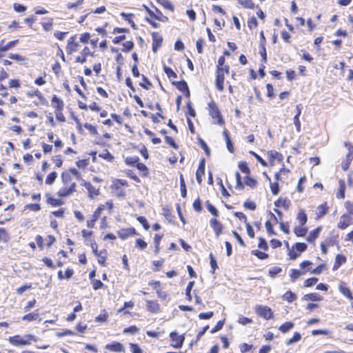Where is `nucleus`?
<instances>
[{
    "label": "nucleus",
    "instance_id": "nucleus-37",
    "mask_svg": "<svg viewBox=\"0 0 353 353\" xmlns=\"http://www.w3.org/2000/svg\"><path fill=\"white\" fill-rule=\"evenodd\" d=\"M301 339V335L300 334V333L294 332L293 336L286 342V344L288 345H292L294 343L299 341Z\"/></svg>",
    "mask_w": 353,
    "mask_h": 353
},
{
    "label": "nucleus",
    "instance_id": "nucleus-34",
    "mask_svg": "<svg viewBox=\"0 0 353 353\" xmlns=\"http://www.w3.org/2000/svg\"><path fill=\"white\" fill-rule=\"evenodd\" d=\"M99 157L109 161L112 162L114 159V157L109 152L108 150H104L99 154Z\"/></svg>",
    "mask_w": 353,
    "mask_h": 353
},
{
    "label": "nucleus",
    "instance_id": "nucleus-15",
    "mask_svg": "<svg viewBox=\"0 0 353 353\" xmlns=\"http://www.w3.org/2000/svg\"><path fill=\"white\" fill-rule=\"evenodd\" d=\"M18 42V40L11 41L8 43L5 44L4 41H1L0 42V57L3 56V52L7 51L8 50L12 48L16 43Z\"/></svg>",
    "mask_w": 353,
    "mask_h": 353
},
{
    "label": "nucleus",
    "instance_id": "nucleus-53",
    "mask_svg": "<svg viewBox=\"0 0 353 353\" xmlns=\"http://www.w3.org/2000/svg\"><path fill=\"white\" fill-rule=\"evenodd\" d=\"M137 168L139 171L143 172L144 176H146L148 174V168L144 163H137Z\"/></svg>",
    "mask_w": 353,
    "mask_h": 353
},
{
    "label": "nucleus",
    "instance_id": "nucleus-39",
    "mask_svg": "<svg viewBox=\"0 0 353 353\" xmlns=\"http://www.w3.org/2000/svg\"><path fill=\"white\" fill-rule=\"evenodd\" d=\"M83 0H77L74 3H68L67 4V8L77 10L79 8H80L83 5Z\"/></svg>",
    "mask_w": 353,
    "mask_h": 353
},
{
    "label": "nucleus",
    "instance_id": "nucleus-31",
    "mask_svg": "<svg viewBox=\"0 0 353 353\" xmlns=\"http://www.w3.org/2000/svg\"><path fill=\"white\" fill-rule=\"evenodd\" d=\"M268 154L270 159L271 163H273V162L275 159H277L278 161L281 160V157H282L281 154L276 151H274V150L269 151L268 152Z\"/></svg>",
    "mask_w": 353,
    "mask_h": 353
},
{
    "label": "nucleus",
    "instance_id": "nucleus-5",
    "mask_svg": "<svg viewBox=\"0 0 353 353\" xmlns=\"http://www.w3.org/2000/svg\"><path fill=\"white\" fill-rule=\"evenodd\" d=\"M170 337L172 340L171 345L175 348H180L182 347L185 337L184 336L179 335L176 332H172L170 333Z\"/></svg>",
    "mask_w": 353,
    "mask_h": 353
},
{
    "label": "nucleus",
    "instance_id": "nucleus-27",
    "mask_svg": "<svg viewBox=\"0 0 353 353\" xmlns=\"http://www.w3.org/2000/svg\"><path fill=\"white\" fill-rule=\"evenodd\" d=\"M293 327H294V323L292 322L288 321V322H285V323L282 324L279 327V330L283 333H286L288 331H290L291 329H292Z\"/></svg>",
    "mask_w": 353,
    "mask_h": 353
},
{
    "label": "nucleus",
    "instance_id": "nucleus-42",
    "mask_svg": "<svg viewBox=\"0 0 353 353\" xmlns=\"http://www.w3.org/2000/svg\"><path fill=\"white\" fill-rule=\"evenodd\" d=\"M327 209L326 208L325 204H322L319 205L317 208V215L319 218L322 217L327 213Z\"/></svg>",
    "mask_w": 353,
    "mask_h": 353
},
{
    "label": "nucleus",
    "instance_id": "nucleus-36",
    "mask_svg": "<svg viewBox=\"0 0 353 353\" xmlns=\"http://www.w3.org/2000/svg\"><path fill=\"white\" fill-rule=\"evenodd\" d=\"M57 177V174L56 172H51L50 174H49L47 176V177L46 179V181H45L46 184L52 185L54 182Z\"/></svg>",
    "mask_w": 353,
    "mask_h": 353
},
{
    "label": "nucleus",
    "instance_id": "nucleus-11",
    "mask_svg": "<svg viewBox=\"0 0 353 353\" xmlns=\"http://www.w3.org/2000/svg\"><path fill=\"white\" fill-rule=\"evenodd\" d=\"M81 185H84L88 191L89 196L90 198H93L99 194V190L98 188H95L93 185H91L90 183L86 182L84 180H82Z\"/></svg>",
    "mask_w": 353,
    "mask_h": 353
},
{
    "label": "nucleus",
    "instance_id": "nucleus-64",
    "mask_svg": "<svg viewBox=\"0 0 353 353\" xmlns=\"http://www.w3.org/2000/svg\"><path fill=\"white\" fill-rule=\"evenodd\" d=\"M130 345L132 353H143L142 350L138 346V345L130 343Z\"/></svg>",
    "mask_w": 353,
    "mask_h": 353
},
{
    "label": "nucleus",
    "instance_id": "nucleus-35",
    "mask_svg": "<svg viewBox=\"0 0 353 353\" xmlns=\"http://www.w3.org/2000/svg\"><path fill=\"white\" fill-rule=\"evenodd\" d=\"M339 191L337 194V197L340 199H344L345 197V184L343 180H340L339 181Z\"/></svg>",
    "mask_w": 353,
    "mask_h": 353
},
{
    "label": "nucleus",
    "instance_id": "nucleus-56",
    "mask_svg": "<svg viewBox=\"0 0 353 353\" xmlns=\"http://www.w3.org/2000/svg\"><path fill=\"white\" fill-rule=\"evenodd\" d=\"M238 322L242 325H246L252 322L251 319L247 318L243 316H240L238 319Z\"/></svg>",
    "mask_w": 353,
    "mask_h": 353
},
{
    "label": "nucleus",
    "instance_id": "nucleus-28",
    "mask_svg": "<svg viewBox=\"0 0 353 353\" xmlns=\"http://www.w3.org/2000/svg\"><path fill=\"white\" fill-rule=\"evenodd\" d=\"M304 299L306 300H310L312 301H320L323 300V297L316 293H311L304 296Z\"/></svg>",
    "mask_w": 353,
    "mask_h": 353
},
{
    "label": "nucleus",
    "instance_id": "nucleus-50",
    "mask_svg": "<svg viewBox=\"0 0 353 353\" xmlns=\"http://www.w3.org/2000/svg\"><path fill=\"white\" fill-rule=\"evenodd\" d=\"M208 210L214 216H219V212L216 208L210 203L207 204Z\"/></svg>",
    "mask_w": 353,
    "mask_h": 353
},
{
    "label": "nucleus",
    "instance_id": "nucleus-62",
    "mask_svg": "<svg viewBox=\"0 0 353 353\" xmlns=\"http://www.w3.org/2000/svg\"><path fill=\"white\" fill-rule=\"evenodd\" d=\"M245 184L251 188H254L256 185V181L250 178L249 176L246 177Z\"/></svg>",
    "mask_w": 353,
    "mask_h": 353
},
{
    "label": "nucleus",
    "instance_id": "nucleus-19",
    "mask_svg": "<svg viewBox=\"0 0 353 353\" xmlns=\"http://www.w3.org/2000/svg\"><path fill=\"white\" fill-rule=\"evenodd\" d=\"M307 270H298L295 269H291L290 274L291 281L294 282L297 279L305 274Z\"/></svg>",
    "mask_w": 353,
    "mask_h": 353
},
{
    "label": "nucleus",
    "instance_id": "nucleus-44",
    "mask_svg": "<svg viewBox=\"0 0 353 353\" xmlns=\"http://www.w3.org/2000/svg\"><path fill=\"white\" fill-rule=\"evenodd\" d=\"M177 88L183 92H188L189 94L188 86L185 81H181L177 83Z\"/></svg>",
    "mask_w": 353,
    "mask_h": 353
},
{
    "label": "nucleus",
    "instance_id": "nucleus-2",
    "mask_svg": "<svg viewBox=\"0 0 353 353\" xmlns=\"http://www.w3.org/2000/svg\"><path fill=\"white\" fill-rule=\"evenodd\" d=\"M209 106V114L213 119H217V121H214V123H216L219 125H223L224 120L221 114V112L215 103L214 101H212L208 103Z\"/></svg>",
    "mask_w": 353,
    "mask_h": 353
},
{
    "label": "nucleus",
    "instance_id": "nucleus-47",
    "mask_svg": "<svg viewBox=\"0 0 353 353\" xmlns=\"http://www.w3.org/2000/svg\"><path fill=\"white\" fill-rule=\"evenodd\" d=\"M252 254L256 256L259 259H265L268 257V254L262 252V251H259V250H253L252 252Z\"/></svg>",
    "mask_w": 353,
    "mask_h": 353
},
{
    "label": "nucleus",
    "instance_id": "nucleus-16",
    "mask_svg": "<svg viewBox=\"0 0 353 353\" xmlns=\"http://www.w3.org/2000/svg\"><path fill=\"white\" fill-rule=\"evenodd\" d=\"M136 234L135 229L132 228L121 229L119 232V236L122 239H125L130 236H132Z\"/></svg>",
    "mask_w": 353,
    "mask_h": 353
},
{
    "label": "nucleus",
    "instance_id": "nucleus-13",
    "mask_svg": "<svg viewBox=\"0 0 353 353\" xmlns=\"http://www.w3.org/2000/svg\"><path fill=\"white\" fill-rule=\"evenodd\" d=\"M339 290L341 294L345 296L348 299L353 300V296L349 288L345 285L344 282H341L339 285Z\"/></svg>",
    "mask_w": 353,
    "mask_h": 353
},
{
    "label": "nucleus",
    "instance_id": "nucleus-33",
    "mask_svg": "<svg viewBox=\"0 0 353 353\" xmlns=\"http://www.w3.org/2000/svg\"><path fill=\"white\" fill-rule=\"evenodd\" d=\"M346 261V259L345 256H342V255H340V254H338L336 256V259H335V263L334 265V267H333V270H336L339 268V267L344 263Z\"/></svg>",
    "mask_w": 353,
    "mask_h": 353
},
{
    "label": "nucleus",
    "instance_id": "nucleus-1",
    "mask_svg": "<svg viewBox=\"0 0 353 353\" xmlns=\"http://www.w3.org/2000/svg\"><path fill=\"white\" fill-rule=\"evenodd\" d=\"M63 186L59 190L57 194L61 197H66L76 191V183L72 181L70 172H63L61 174Z\"/></svg>",
    "mask_w": 353,
    "mask_h": 353
},
{
    "label": "nucleus",
    "instance_id": "nucleus-24",
    "mask_svg": "<svg viewBox=\"0 0 353 353\" xmlns=\"http://www.w3.org/2000/svg\"><path fill=\"white\" fill-rule=\"evenodd\" d=\"M305 225H299L294 229V232L297 236H304L307 232V228Z\"/></svg>",
    "mask_w": 353,
    "mask_h": 353
},
{
    "label": "nucleus",
    "instance_id": "nucleus-30",
    "mask_svg": "<svg viewBox=\"0 0 353 353\" xmlns=\"http://www.w3.org/2000/svg\"><path fill=\"white\" fill-rule=\"evenodd\" d=\"M9 239L10 236L8 231L3 228H0V242L6 243Z\"/></svg>",
    "mask_w": 353,
    "mask_h": 353
},
{
    "label": "nucleus",
    "instance_id": "nucleus-4",
    "mask_svg": "<svg viewBox=\"0 0 353 353\" xmlns=\"http://www.w3.org/2000/svg\"><path fill=\"white\" fill-rule=\"evenodd\" d=\"M256 313L265 319H270L273 318L272 310L268 306L256 305L255 307Z\"/></svg>",
    "mask_w": 353,
    "mask_h": 353
},
{
    "label": "nucleus",
    "instance_id": "nucleus-38",
    "mask_svg": "<svg viewBox=\"0 0 353 353\" xmlns=\"http://www.w3.org/2000/svg\"><path fill=\"white\" fill-rule=\"evenodd\" d=\"M180 185H181V196L183 197H185L186 194H187V189H186V185L185 183V180H184L183 174L180 175Z\"/></svg>",
    "mask_w": 353,
    "mask_h": 353
},
{
    "label": "nucleus",
    "instance_id": "nucleus-9",
    "mask_svg": "<svg viewBox=\"0 0 353 353\" xmlns=\"http://www.w3.org/2000/svg\"><path fill=\"white\" fill-rule=\"evenodd\" d=\"M352 221V219L350 215L343 214L341 216L340 221L338 223V228L342 230L347 228Z\"/></svg>",
    "mask_w": 353,
    "mask_h": 353
},
{
    "label": "nucleus",
    "instance_id": "nucleus-20",
    "mask_svg": "<svg viewBox=\"0 0 353 353\" xmlns=\"http://www.w3.org/2000/svg\"><path fill=\"white\" fill-rule=\"evenodd\" d=\"M225 77L223 73L216 72V87L218 90L223 91V83H224Z\"/></svg>",
    "mask_w": 353,
    "mask_h": 353
},
{
    "label": "nucleus",
    "instance_id": "nucleus-60",
    "mask_svg": "<svg viewBox=\"0 0 353 353\" xmlns=\"http://www.w3.org/2000/svg\"><path fill=\"white\" fill-rule=\"evenodd\" d=\"M214 315V312H206V313H200L199 314V318L200 319H209L210 318H212Z\"/></svg>",
    "mask_w": 353,
    "mask_h": 353
},
{
    "label": "nucleus",
    "instance_id": "nucleus-14",
    "mask_svg": "<svg viewBox=\"0 0 353 353\" xmlns=\"http://www.w3.org/2000/svg\"><path fill=\"white\" fill-rule=\"evenodd\" d=\"M210 223V225L213 228V230L214 231L216 236H219L222 232V230H223L222 224L219 221H218V220H216V219H212Z\"/></svg>",
    "mask_w": 353,
    "mask_h": 353
},
{
    "label": "nucleus",
    "instance_id": "nucleus-52",
    "mask_svg": "<svg viewBox=\"0 0 353 353\" xmlns=\"http://www.w3.org/2000/svg\"><path fill=\"white\" fill-rule=\"evenodd\" d=\"M137 220L141 224L143 225L145 230H148L150 228V225L148 223L147 219L144 216H139Z\"/></svg>",
    "mask_w": 353,
    "mask_h": 353
},
{
    "label": "nucleus",
    "instance_id": "nucleus-54",
    "mask_svg": "<svg viewBox=\"0 0 353 353\" xmlns=\"http://www.w3.org/2000/svg\"><path fill=\"white\" fill-rule=\"evenodd\" d=\"M270 188H271V191H272V194L274 195L278 194L279 192V184L276 182L272 183L271 181H270Z\"/></svg>",
    "mask_w": 353,
    "mask_h": 353
},
{
    "label": "nucleus",
    "instance_id": "nucleus-51",
    "mask_svg": "<svg viewBox=\"0 0 353 353\" xmlns=\"http://www.w3.org/2000/svg\"><path fill=\"white\" fill-rule=\"evenodd\" d=\"M318 279L315 277L307 279L305 281V287H311L316 283Z\"/></svg>",
    "mask_w": 353,
    "mask_h": 353
},
{
    "label": "nucleus",
    "instance_id": "nucleus-8",
    "mask_svg": "<svg viewBox=\"0 0 353 353\" xmlns=\"http://www.w3.org/2000/svg\"><path fill=\"white\" fill-rule=\"evenodd\" d=\"M152 37V51L156 53L163 43V37L158 32H153Z\"/></svg>",
    "mask_w": 353,
    "mask_h": 353
},
{
    "label": "nucleus",
    "instance_id": "nucleus-25",
    "mask_svg": "<svg viewBox=\"0 0 353 353\" xmlns=\"http://www.w3.org/2000/svg\"><path fill=\"white\" fill-rule=\"evenodd\" d=\"M321 230V227H318L313 231L310 232L309 236L307 238V240L309 242H312V243L314 242L315 241V239L318 237Z\"/></svg>",
    "mask_w": 353,
    "mask_h": 353
},
{
    "label": "nucleus",
    "instance_id": "nucleus-58",
    "mask_svg": "<svg viewBox=\"0 0 353 353\" xmlns=\"http://www.w3.org/2000/svg\"><path fill=\"white\" fill-rule=\"evenodd\" d=\"M210 259L211 268L212 270V272H214V270L218 268L216 261L212 253L210 254Z\"/></svg>",
    "mask_w": 353,
    "mask_h": 353
},
{
    "label": "nucleus",
    "instance_id": "nucleus-18",
    "mask_svg": "<svg viewBox=\"0 0 353 353\" xmlns=\"http://www.w3.org/2000/svg\"><path fill=\"white\" fill-rule=\"evenodd\" d=\"M296 114L294 117V124L296 126V130L298 132L301 131V122L299 121V116L301 113V105H297L296 107Z\"/></svg>",
    "mask_w": 353,
    "mask_h": 353
},
{
    "label": "nucleus",
    "instance_id": "nucleus-6",
    "mask_svg": "<svg viewBox=\"0 0 353 353\" xmlns=\"http://www.w3.org/2000/svg\"><path fill=\"white\" fill-rule=\"evenodd\" d=\"M104 209V205H101L98 207V208L94 211L92 219L87 221V226L88 228H92L94 227L95 222L101 216V212Z\"/></svg>",
    "mask_w": 353,
    "mask_h": 353
},
{
    "label": "nucleus",
    "instance_id": "nucleus-23",
    "mask_svg": "<svg viewBox=\"0 0 353 353\" xmlns=\"http://www.w3.org/2000/svg\"><path fill=\"white\" fill-rule=\"evenodd\" d=\"M296 219L299 223V225H305L307 221V217L305 212L303 209H300L297 215Z\"/></svg>",
    "mask_w": 353,
    "mask_h": 353
},
{
    "label": "nucleus",
    "instance_id": "nucleus-41",
    "mask_svg": "<svg viewBox=\"0 0 353 353\" xmlns=\"http://www.w3.org/2000/svg\"><path fill=\"white\" fill-rule=\"evenodd\" d=\"M235 177H236V186H235L236 189H238L240 190H243L244 188V185H243V183L241 182V176L238 172H236Z\"/></svg>",
    "mask_w": 353,
    "mask_h": 353
},
{
    "label": "nucleus",
    "instance_id": "nucleus-48",
    "mask_svg": "<svg viewBox=\"0 0 353 353\" xmlns=\"http://www.w3.org/2000/svg\"><path fill=\"white\" fill-rule=\"evenodd\" d=\"M139 157H126L125 159V162L126 164L129 165H133L138 163Z\"/></svg>",
    "mask_w": 353,
    "mask_h": 353
},
{
    "label": "nucleus",
    "instance_id": "nucleus-46",
    "mask_svg": "<svg viewBox=\"0 0 353 353\" xmlns=\"http://www.w3.org/2000/svg\"><path fill=\"white\" fill-rule=\"evenodd\" d=\"M164 72L170 78L175 79L177 77L176 74L169 67L164 66L163 67Z\"/></svg>",
    "mask_w": 353,
    "mask_h": 353
},
{
    "label": "nucleus",
    "instance_id": "nucleus-40",
    "mask_svg": "<svg viewBox=\"0 0 353 353\" xmlns=\"http://www.w3.org/2000/svg\"><path fill=\"white\" fill-rule=\"evenodd\" d=\"M345 145L348 147V153L346 155V161L351 163L353 159V145L347 143H345Z\"/></svg>",
    "mask_w": 353,
    "mask_h": 353
},
{
    "label": "nucleus",
    "instance_id": "nucleus-49",
    "mask_svg": "<svg viewBox=\"0 0 353 353\" xmlns=\"http://www.w3.org/2000/svg\"><path fill=\"white\" fill-rule=\"evenodd\" d=\"M239 168L241 170V172L249 174L250 169L245 162L241 161L239 163Z\"/></svg>",
    "mask_w": 353,
    "mask_h": 353
},
{
    "label": "nucleus",
    "instance_id": "nucleus-61",
    "mask_svg": "<svg viewBox=\"0 0 353 353\" xmlns=\"http://www.w3.org/2000/svg\"><path fill=\"white\" fill-rule=\"evenodd\" d=\"M92 283V287L95 290H99L103 286V283L100 280H93Z\"/></svg>",
    "mask_w": 353,
    "mask_h": 353
},
{
    "label": "nucleus",
    "instance_id": "nucleus-12",
    "mask_svg": "<svg viewBox=\"0 0 353 353\" xmlns=\"http://www.w3.org/2000/svg\"><path fill=\"white\" fill-rule=\"evenodd\" d=\"M205 173V161L202 159L199 163V168L196 172V179L199 184H201L202 182V176Z\"/></svg>",
    "mask_w": 353,
    "mask_h": 353
},
{
    "label": "nucleus",
    "instance_id": "nucleus-55",
    "mask_svg": "<svg viewBox=\"0 0 353 353\" xmlns=\"http://www.w3.org/2000/svg\"><path fill=\"white\" fill-rule=\"evenodd\" d=\"M147 245V243L141 239H138L136 241V246L141 250L146 248Z\"/></svg>",
    "mask_w": 353,
    "mask_h": 353
},
{
    "label": "nucleus",
    "instance_id": "nucleus-57",
    "mask_svg": "<svg viewBox=\"0 0 353 353\" xmlns=\"http://www.w3.org/2000/svg\"><path fill=\"white\" fill-rule=\"evenodd\" d=\"M204 43V39H199L196 41V46L197 51L199 54H201L203 52V46Z\"/></svg>",
    "mask_w": 353,
    "mask_h": 353
},
{
    "label": "nucleus",
    "instance_id": "nucleus-29",
    "mask_svg": "<svg viewBox=\"0 0 353 353\" xmlns=\"http://www.w3.org/2000/svg\"><path fill=\"white\" fill-rule=\"evenodd\" d=\"M282 298L284 301L291 303L293 301L296 300V295L291 291H288L283 295Z\"/></svg>",
    "mask_w": 353,
    "mask_h": 353
},
{
    "label": "nucleus",
    "instance_id": "nucleus-10",
    "mask_svg": "<svg viewBox=\"0 0 353 353\" xmlns=\"http://www.w3.org/2000/svg\"><path fill=\"white\" fill-rule=\"evenodd\" d=\"M105 349L114 352H123L125 351L124 346L119 342H113L112 343L107 344Z\"/></svg>",
    "mask_w": 353,
    "mask_h": 353
},
{
    "label": "nucleus",
    "instance_id": "nucleus-43",
    "mask_svg": "<svg viewBox=\"0 0 353 353\" xmlns=\"http://www.w3.org/2000/svg\"><path fill=\"white\" fill-rule=\"evenodd\" d=\"M239 3L247 8H253L254 7V3L252 0H239Z\"/></svg>",
    "mask_w": 353,
    "mask_h": 353
},
{
    "label": "nucleus",
    "instance_id": "nucleus-3",
    "mask_svg": "<svg viewBox=\"0 0 353 353\" xmlns=\"http://www.w3.org/2000/svg\"><path fill=\"white\" fill-rule=\"evenodd\" d=\"M77 39V35H73L68 40L65 47V50L68 54H72L73 53L82 50L81 46Z\"/></svg>",
    "mask_w": 353,
    "mask_h": 353
},
{
    "label": "nucleus",
    "instance_id": "nucleus-17",
    "mask_svg": "<svg viewBox=\"0 0 353 353\" xmlns=\"http://www.w3.org/2000/svg\"><path fill=\"white\" fill-rule=\"evenodd\" d=\"M52 105L55 108V112H61L63 108L64 103L61 99L54 95L52 99Z\"/></svg>",
    "mask_w": 353,
    "mask_h": 353
},
{
    "label": "nucleus",
    "instance_id": "nucleus-59",
    "mask_svg": "<svg viewBox=\"0 0 353 353\" xmlns=\"http://www.w3.org/2000/svg\"><path fill=\"white\" fill-rule=\"evenodd\" d=\"M121 15L122 16V17H123L125 20L128 21V22L132 25V28H134L135 29V24H134V21H132V20H131V19H130V18H131V17H132V14H125V13H124V12H122V13L121 14Z\"/></svg>",
    "mask_w": 353,
    "mask_h": 353
},
{
    "label": "nucleus",
    "instance_id": "nucleus-21",
    "mask_svg": "<svg viewBox=\"0 0 353 353\" xmlns=\"http://www.w3.org/2000/svg\"><path fill=\"white\" fill-rule=\"evenodd\" d=\"M274 205L277 208L288 209L290 205V201L285 198H279L277 201L274 202Z\"/></svg>",
    "mask_w": 353,
    "mask_h": 353
},
{
    "label": "nucleus",
    "instance_id": "nucleus-22",
    "mask_svg": "<svg viewBox=\"0 0 353 353\" xmlns=\"http://www.w3.org/2000/svg\"><path fill=\"white\" fill-rule=\"evenodd\" d=\"M147 309L152 313H157L159 311V305L157 301H146Z\"/></svg>",
    "mask_w": 353,
    "mask_h": 353
},
{
    "label": "nucleus",
    "instance_id": "nucleus-26",
    "mask_svg": "<svg viewBox=\"0 0 353 353\" xmlns=\"http://www.w3.org/2000/svg\"><path fill=\"white\" fill-rule=\"evenodd\" d=\"M39 314L38 310H36L32 313L23 315V321H33L39 319Z\"/></svg>",
    "mask_w": 353,
    "mask_h": 353
},
{
    "label": "nucleus",
    "instance_id": "nucleus-45",
    "mask_svg": "<svg viewBox=\"0 0 353 353\" xmlns=\"http://www.w3.org/2000/svg\"><path fill=\"white\" fill-rule=\"evenodd\" d=\"M53 26V19H49L48 21L43 22L42 26L46 31H50L52 30Z\"/></svg>",
    "mask_w": 353,
    "mask_h": 353
},
{
    "label": "nucleus",
    "instance_id": "nucleus-7",
    "mask_svg": "<svg viewBox=\"0 0 353 353\" xmlns=\"http://www.w3.org/2000/svg\"><path fill=\"white\" fill-rule=\"evenodd\" d=\"M92 55V53L88 46H84L80 52V55L75 57V62L84 63L86 62L87 57Z\"/></svg>",
    "mask_w": 353,
    "mask_h": 353
},
{
    "label": "nucleus",
    "instance_id": "nucleus-63",
    "mask_svg": "<svg viewBox=\"0 0 353 353\" xmlns=\"http://www.w3.org/2000/svg\"><path fill=\"white\" fill-rule=\"evenodd\" d=\"M90 35L89 33H83L81 34L79 40L81 43H87L89 41Z\"/></svg>",
    "mask_w": 353,
    "mask_h": 353
},
{
    "label": "nucleus",
    "instance_id": "nucleus-32",
    "mask_svg": "<svg viewBox=\"0 0 353 353\" xmlns=\"http://www.w3.org/2000/svg\"><path fill=\"white\" fill-rule=\"evenodd\" d=\"M9 342L16 346L22 345V338L19 335L10 336L8 339Z\"/></svg>",
    "mask_w": 353,
    "mask_h": 353
}]
</instances>
